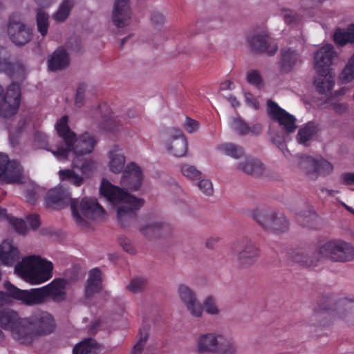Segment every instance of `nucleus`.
Wrapping results in <instances>:
<instances>
[{
  "mask_svg": "<svg viewBox=\"0 0 354 354\" xmlns=\"http://www.w3.org/2000/svg\"><path fill=\"white\" fill-rule=\"evenodd\" d=\"M248 44L252 51L264 53L268 55H274L278 50L274 39L266 33L253 36L248 39Z\"/></svg>",
  "mask_w": 354,
  "mask_h": 354,
  "instance_id": "obj_21",
  "label": "nucleus"
},
{
  "mask_svg": "<svg viewBox=\"0 0 354 354\" xmlns=\"http://www.w3.org/2000/svg\"><path fill=\"white\" fill-rule=\"evenodd\" d=\"M204 308L209 314H218V309L215 304L214 299L212 297H208L204 301Z\"/></svg>",
  "mask_w": 354,
  "mask_h": 354,
  "instance_id": "obj_52",
  "label": "nucleus"
},
{
  "mask_svg": "<svg viewBox=\"0 0 354 354\" xmlns=\"http://www.w3.org/2000/svg\"><path fill=\"white\" fill-rule=\"evenodd\" d=\"M53 264L39 256H29L17 263L15 272L31 284H40L53 277Z\"/></svg>",
  "mask_w": 354,
  "mask_h": 354,
  "instance_id": "obj_6",
  "label": "nucleus"
},
{
  "mask_svg": "<svg viewBox=\"0 0 354 354\" xmlns=\"http://www.w3.org/2000/svg\"><path fill=\"white\" fill-rule=\"evenodd\" d=\"M25 196L31 204L35 203L37 200L36 194L33 190H27Z\"/></svg>",
  "mask_w": 354,
  "mask_h": 354,
  "instance_id": "obj_59",
  "label": "nucleus"
},
{
  "mask_svg": "<svg viewBox=\"0 0 354 354\" xmlns=\"http://www.w3.org/2000/svg\"><path fill=\"white\" fill-rule=\"evenodd\" d=\"M232 88H233V83L231 81L227 80V81L223 82L221 84V89H222V90H225V89L231 90Z\"/></svg>",
  "mask_w": 354,
  "mask_h": 354,
  "instance_id": "obj_63",
  "label": "nucleus"
},
{
  "mask_svg": "<svg viewBox=\"0 0 354 354\" xmlns=\"http://www.w3.org/2000/svg\"><path fill=\"white\" fill-rule=\"evenodd\" d=\"M267 106L268 114L272 120L277 121L287 133H292L295 131L296 119L292 115L281 108L272 100L267 101Z\"/></svg>",
  "mask_w": 354,
  "mask_h": 354,
  "instance_id": "obj_18",
  "label": "nucleus"
},
{
  "mask_svg": "<svg viewBox=\"0 0 354 354\" xmlns=\"http://www.w3.org/2000/svg\"><path fill=\"white\" fill-rule=\"evenodd\" d=\"M252 218L265 231L274 234L286 232L289 229V221L283 213L265 209H254Z\"/></svg>",
  "mask_w": 354,
  "mask_h": 354,
  "instance_id": "obj_10",
  "label": "nucleus"
},
{
  "mask_svg": "<svg viewBox=\"0 0 354 354\" xmlns=\"http://www.w3.org/2000/svg\"><path fill=\"white\" fill-rule=\"evenodd\" d=\"M6 218L10 224H11L15 230L21 234H25L27 232V226L26 222L22 219L17 218L11 215L7 214Z\"/></svg>",
  "mask_w": 354,
  "mask_h": 354,
  "instance_id": "obj_46",
  "label": "nucleus"
},
{
  "mask_svg": "<svg viewBox=\"0 0 354 354\" xmlns=\"http://www.w3.org/2000/svg\"><path fill=\"white\" fill-rule=\"evenodd\" d=\"M354 79V54L349 59L347 64L339 75V80L342 83H347Z\"/></svg>",
  "mask_w": 354,
  "mask_h": 354,
  "instance_id": "obj_41",
  "label": "nucleus"
},
{
  "mask_svg": "<svg viewBox=\"0 0 354 354\" xmlns=\"http://www.w3.org/2000/svg\"><path fill=\"white\" fill-rule=\"evenodd\" d=\"M5 289L6 290V292L0 291V307L2 306L3 305H4L7 302L8 297H12L9 295L7 289L6 288H5Z\"/></svg>",
  "mask_w": 354,
  "mask_h": 354,
  "instance_id": "obj_60",
  "label": "nucleus"
},
{
  "mask_svg": "<svg viewBox=\"0 0 354 354\" xmlns=\"http://www.w3.org/2000/svg\"><path fill=\"white\" fill-rule=\"evenodd\" d=\"M84 95L83 93H79L76 92L75 96V105L78 107H81L83 105Z\"/></svg>",
  "mask_w": 354,
  "mask_h": 354,
  "instance_id": "obj_61",
  "label": "nucleus"
},
{
  "mask_svg": "<svg viewBox=\"0 0 354 354\" xmlns=\"http://www.w3.org/2000/svg\"><path fill=\"white\" fill-rule=\"evenodd\" d=\"M331 302L330 297H323L318 304V308L315 310L313 316L318 317L322 315L328 314L354 325V299L347 298L340 299L333 304V307L329 306Z\"/></svg>",
  "mask_w": 354,
  "mask_h": 354,
  "instance_id": "obj_8",
  "label": "nucleus"
},
{
  "mask_svg": "<svg viewBox=\"0 0 354 354\" xmlns=\"http://www.w3.org/2000/svg\"><path fill=\"white\" fill-rule=\"evenodd\" d=\"M37 25L39 32L43 36H46L48 27V15L45 12L39 10L37 15Z\"/></svg>",
  "mask_w": 354,
  "mask_h": 354,
  "instance_id": "obj_44",
  "label": "nucleus"
},
{
  "mask_svg": "<svg viewBox=\"0 0 354 354\" xmlns=\"http://www.w3.org/2000/svg\"><path fill=\"white\" fill-rule=\"evenodd\" d=\"M55 129L62 141L55 144L49 150L59 160H67L71 153L80 157L94 150L97 143L95 137L86 132L77 138L68 124L67 115L58 120Z\"/></svg>",
  "mask_w": 354,
  "mask_h": 354,
  "instance_id": "obj_1",
  "label": "nucleus"
},
{
  "mask_svg": "<svg viewBox=\"0 0 354 354\" xmlns=\"http://www.w3.org/2000/svg\"><path fill=\"white\" fill-rule=\"evenodd\" d=\"M102 289V277L99 268H93L88 273L85 286V296L90 298Z\"/></svg>",
  "mask_w": 354,
  "mask_h": 354,
  "instance_id": "obj_27",
  "label": "nucleus"
},
{
  "mask_svg": "<svg viewBox=\"0 0 354 354\" xmlns=\"http://www.w3.org/2000/svg\"><path fill=\"white\" fill-rule=\"evenodd\" d=\"M119 244L122 247V248L128 245V243H130V240L124 236H121L118 239Z\"/></svg>",
  "mask_w": 354,
  "mask_h": 354,
  "instance_id": "obj_64",
  "label": "nucleus"
},
{
  "mask_svg": "<svg viewBox=\"0 0 354 354\" xmlns=\"http://www.w3.org/2000/svg\"><path fill=\"white\" fill-rule=\"evenodd\" d=\"M119 151L120 149H118V146H115V149L109 153L110 169L115 174L120 173L123 170L125 163V157L123 154L119 153Z\"/></svg>",
  "mask_w": 354,
  "mask_h": 354,
  "instance_id": "obj_35",
  "label": "nucleus"
},
{
  "mask_svg": "<svg viewBox=\"0 0 354 354\" xmlns=\"http://www.w3.org/2000/svg\"><path fill=\"white\" fill-rule=\"evenodd\" d=\"M68 280L64 278L54 279L48 284L37 288L21 290L9 281L4 283L12 299L19 301L21 304L28 306H37L52 301L55 303H62L67 297L66 286Z\"/></svg>",
  "mask_w": 354,
  "mask_h": 354,
  "instance_id": "obj_2",
  "label": "nucleus"
},
{
  "mask_svg": "<svg viewBox=\"0 0 354 354\" xmlns=\"http://www.w3.org/2000/svg\"><path fill=\"white\" fill-rule=\"evenodd\" d=\"M146 286V280L143 278L132 279L127 286V289L131 292L136 293L142 291Z\"/></svg>",
  "mask_w": 354,
  "mask_h": 354,
  "instance_id": "obj_48",
  "label": "nucleus"
},
{
  "mask_svg": "<svg viewBox=\"0 0 354 354\" xmlns=\"http://www.w3.org/2000/svg\"><path fill=\"white\" fill-rule=\"evenodd\" d=\"M165 146L167 151L176 157H183L187 152L188 142L186 137L180 129H169Z\"/></svg>",
  "mask_w": 354,
  "mask_h": 354,
  "instance_id": "obj_17",
  "label": "nucleus"
},
{
  "mask_svg": "<svg viewBox=\"0 0 354 354\" xmlns=\"http://www.w3.org/2000/svg\"><path fill=\"white\" fill-rule=\"evenodd\" d=\"M7 50L0 46V72H3L10 77H15V74L23 73L24 68L19 62L12 63L8 60Z\"/></svg>",
  "mask_w": 354,
  "mask_h": 354,
  "instance_id": "obj_26",
  "label": "nucleus"
},
{
  "mask_svg": "<svg viewBox=\"0 0 354 354\" xmlns=\"http://www.w3.org/2000/svg\"><path fill=\"white\" fill-rule=\"evenodd\" d=\"M73 6V0H63L57 11L53 16L56 21L62 22L68 17L71 10Z\"/></svg>",
  "mask_w": 354,
  "mask_h": 354,
  "instance_id": "obj_39",
  "label": "nucleus"
},
{
  "mask_svg": "<svg viewBox=\"0 0 354 354\" xmlns=\"http://www.w3.org/2000/svg\"><path fill=\"white\" fill-rule=\"evenodd\" d=\"M21 103V87L16 82H12L3 93V88L0 85V115L8 118L15 115Z\"/></svg>",
  "mask_w": 354,
  "mask_h": 354,
  "instance_id": "obj_12",
  "label": "nucleus"
},
{
  "mask_svg": "<svg viewBox=\"0 0 354 354\" xmlns=\"http://www.w3.org/2000/svg\"><path fill=\"white\" fill-rule=\"evenodd\" d=\"M23 178V169L20 163L10 160L5 153H0V180L11 184L19 183Z\"/></svg>",
  "mask_w": 354,
  "mask_h": 354,
  "instance_id": "obj_14",
  "label": "nucleus"
},
{
  "mask_svg": "<svg viewBox=\"0 0 354 354\" xmlns=\"http://www.w3.org/2000/svg\"><path fill=\"white\" fill-rule=\"evenodd\" d=\"M262 131V127L260 124H255L250 127L249 133H251L253 136H258Z\"/></svg>",
  "mask_w": 354,
  "mask_h": 354,
  "instance_id": "obj_58",
  "label": "nucleus"
},
{
  "mask_svg": "<svg viewBox=\"0 0 354 354\" xmlns=\"http://www.w3.org/2000/svg\"><path fill=\"white\" fill-rule=\"evenodd\" d=\"M284 20L286 24H291L297 20V17L292 14H286L284 15Z\"/></svg>",
  "mask_w": 354,
  "mask_h": 354,
  "instance_id": "obj_62",
  "label": "nucleus"
},
{
  "mask_svg": "<svg viewBox=\"0 0 354 354\" xmlns=\"http://www.w3.org/2000/svg\"><path fill=\"white\" fill-rule=\"evenodd\" d=\"M292 261L310 268L317 267L323 259L336 262H346L354 259V248L342 240H331L322 245L317 253L310 254L303 250L291 253Z\"/></svg>",
  "mask_w": 354,
  "mask_h": 354,
  "instance_id": "obj_3",
  "label": "nucleus"
},
{
  "mask_svg": "<svg viewBox=\"0 0 354 354\" xmlns=\"http://www.w3.org/2000/svg\"><path fill=\"white\" fill-rule=\"evenodd\" d=\"M71 201L73 198L70 193L61 186L50 189L45 197L46 206L56 209H62L68 204L71 205Z\"/></svg>",
  "mask_w": 354,
  "mask_h": 354,
  "instance_id": "obj_22",
  "label": "nucleus"
},
{
  "mask_svg": "<svg viewBox=\"0 0 354 354\" xmlns=\"http://www.w3.org/2000/svg\"><path fill=\"white\" fill-rule=\"evenodd\" d=\"M197 186L200 191L207 196L212 195L214 192L213 185L210 180L203 178L198 180Z\"/></svg>",
  "mask_w": 354,
  "mask_h": 354,
  "instance_id": "obj_47",
  "label": "nucleus"
},
{
  "mask_svg": "<svg viewBox=\"0 0 354 354\" xmlns=\"http://www.w3.org/2000/svg\"><path fill=\"white\" fill-rule=\"evenodd\" d=\"M169 229V225L165 223H155L142 227L140 231L146 236L156 238L165 235Z\"/></svg>",
  "mask_w": 354,
  "mask_h": 354,
  "instance_id": "obj_34",
  "label": "nucleus"
},
{
  "mask_svg": "<svg viewBox=\"0 0 354 354\" xmlns=\"http://www.w3.org/2000/svg\"><path fill=\"white\" fill-rule=\"evenodd\" d=\"M131 11L129 0H115L113 6L112 20L115 26L122 28L129 24Z\"/></svg>",
  "mask_w": 354,
  "mask_h": 354,
  "instance_id": "obj_23",
  "label": "nucleus"
},
{
  "mask_svg": "<svg viewBox=\"0 0 354 354\" xmlns=\"http://www.w3.org/2000/svg\"><path fill=\"white\" fill-rule=\"evenodd\" d=\"M178 294L193 316L200 317L202 315L203 307L197 301L194 292L189 287L180 285L178 288Z\"/></svg>",
  "mask_w": 354,
  "mask_h": 354,
  "instance_id": "obj_24",
  "label": "nucleus"
},
{
  "mask_svg": "<svg viewBox=\"0 0 354 354\" xmlns=\"http://www.w3.org/2000/svg\"><path fill=\"white\" fill-rule=\"evenodd\" d=\"M8 33L10 40L17 46H24L30 41L32 36V29L26 27L20 21L19 16L13 14L10 17L8 24Z\"/></svg>",
  "mask_w": 354,
  "mask_h": 354,
  "instance_id": "obj_16",
  "label": "nucleus"
},
{
  "mask_svg": "<svg viewBox=\"0 0 354 354\" xmlns=\"http://www.w3.org/2000/svg\"><path fill=\"white\" fill-rule=\"evenodd\" d=\"M333 40L340 46L354 43V24L350 25L346 31L337 28L334 32Z\"/></svg>",
  "mask_w": 354,
  "mask_h": 354,
  "instance_id": "obj_37",
  "label": "nucleus"
},
{
  "mask_svg": "<svg viewBox=\"0 0 354 354\" xmlns=\"http://www.w3.org/2000/svg\"><path fill=\"white\" fill-rule=\"evenodd\" d=\"M59 176L62 181H67L77 187H80L84 183L83 177L77 174L73 169H61L59 171Z\"/></svg>",
  "mask_w": 354,
  "mask_h": 354,
  "instance_id": "obj_38",
  "label": "nucleus"
},
{
  "mask_svg": "<svg viewBox=\"0 0 354 354\" xmlns=\"http://www.w3.org/2000/svg\"><path fill=\"white\" fill-rule=\"evenodd\" d=\"M321 130L318 123L315 122H308L306 125L301 128L297 133V141L299 143L306 145L315 135Z\"/></svg>",
  "mask_w": 354,
  "mask_h": 354,
  "instance_id": "obj_30",
  "label": "nucleus"
},
{
  "mask_svg": "<svg viewBox=\"0 0 354 354\" xmlns=\"http://www.w3.org/2000/svg\"><path fill=\"white\" fill-rule=\"evenodd\" d=\"M232 250L237 254V259L242 266L254 264L260 256V250L248 238L236 242Z\"/></svg>",
  "mask_w": 354,
  "mask_h": 354,
  "instance_id": "obj_13",
  "label": "nucleus"
},
{
  "mask_svg": "<svg viewBox=\"0 0 354 354\" xmlns=\"http://www.w3.org/2000/svg\"><path fill=\"white\" fill-rule=\"evenodd\" d=\"M342 178L344 185H350L354 183V172L344 173L342 174Z\"/></svg>",
  "mask_w": 354,
  "mask_h": 354,
  "instance_id": "obj_56",
  "label": "nucleus"
},
{
  "mask_svg": "<svg viewBox=\"0 0 354 354\" xmlns=\"http://www.w3.org/2000/svg\"><path fill=\"white\" fill-rule=\"evenodd\" d=\"M34 142L37 145L38 147L47 149L48 151L51 148L52 145L50 148H47L48 146L47 136L44 133L40 131H36L34 134ZM50 151H51L50 150Z\"/></svg>",
  "mask_w": 354,
  "mask_h": 354,
  "instance_id": "obj_49",
  "label": "nucleus"
},
{
  "mask_svg": "<svg viewBox=\"0 0 354 354\" xmlns=\"http://www.w3.org/2000/svg\"><path fill=\"white\" fill-rule=\"evenodd\" d=\"M27 222L29 225L33 229L36 230L40 226V220L37 214H30L26 217Z\"/></svg>",
  "mask_w": 354,
  "mask_h": 354,
  "instance_id": "obj_54",
  "label": "nucleus"
},
{
  "mask_svg": "<svg viewBox=\"0 0 354 354\" xmlns=\"http://www.w3.org/2000/svg\"><path fill=\"white\" fill-rule=\"evenodd\" d=\"M0 326L5 330H10L12 337L20 344L19 337L24 332V318H20L15 311L4 309L0 311Z\"/></svg>",
  "mask_w": 354,
  "mask_h": 354,
  "instance_id": "obj_15",
  "label": "nucleus"
},
{
  "mask_svg": "<svg viewBox=\"0 0 354 354\" xmlns=\"http://www.w3.org/2000/svg\"><path fill=\"white\" fill-rule=\"evenodd\" d=\"M143 174L141 168L132 162L125 167L122 178L121 185L131 191H137L142 185Z\"/></svg>",
  "mask_w": 354,
  "mask_h": 354,
  "instance_id": "obj_19",
  "label": "nucleus"
},
{
  "mask_svg": "<svg viewBox=\"0 0 354 354\" xmlns=\"http://www.w3.org/2000/svg\"><path fill=\"white\" fill-rule=\"evenodd\" d=\"M335 52L331 44H326L318 49L314 56V67L317 76L314 84L317 92L325 94L333 90L335 85L330 66L335 56Z\"/></svg>",
  "mask_w": 354,
  "mask_h": 354,
  "instance_id": "obj_5",
  "label": "nucleus"
},
{
  "mask_svg": "<svg viewBox=\"0 0 354 354\" xmlns=\"http://www.w3.org/2000/svg\"><path fill=\"white\" fill-rule=\"evenodd\" d=\"M198 352L216 353L218 354H233L235 352L234 346L230 340L221 335L214 334H205L199 337L198 340Z\"/></svg>",
  "mask_w": 354,
  "mask_h": 354,
  "instance_id": "obj_11",
  "label": "nucleus"
},
{
  "mask_svg": "<svg viewBox=\"0 0 354 354\" xmlns=\"http://www.w3.org/2000/svg\"><path fill=\"white\" fill-rule=\"evenodd\" d=\"M245 99L248 104L251 107L254 108V109H259V102L254 97V96L248 93L245 95Z\"/></svg>",
  "mask_w": 354,
  "mask_h": 354,
  "instance_id": "obj_57",
  "label": "nucleus"
},
{
  "mask_svg": "<svg viewBox=\"0 0 354 354\" xmlns=\"http://www.w3.org/2000/svg\"><path fill=\"white\" fill-rule=\"evenodd\" d=\"M281 67L285 72L290 71L299 59L297 51L290 48L281 50Z\"/></svg>",
  "mask_w": 354,
  "mask_h": 354,
  "instance_id": "obj_31",
  "label": "nucleus"
},
{
  "mask_svg": "<svg viewBox=\"0 0 354 354\" xmlns=\"http://www.w3.org/2000/svg\"><path fill=\"white\" fill-rule=\"evenodd\" d=\"M78 203L77 199H73L71 202L72 215L78 225H85L86 218L97 220L104 218L105 210L98 203L96 198L85 197L82 199L80 205Z\"/></svg>",
  "mask_w": 354,
  "mask_h": 354,
  "instance_id": "obj_9",
  "label": "nucleus"
},
{
  "mask_svg": "<svg viewBox=\"0 0 354 354\" xmlns=\"http://www.w3.org/2000/svg\"><path fill=\"white\" fill-rule=\"evenodd\" d=\"M185 127L189 133H193L198 131L199 122L190 118H187L185 122Z\"/></svg>",
  "mask_w": 354,
  "mask_h": 354,
  "instance_id": "obj_53",
  "label": "nucleus"
},
{
  "mask_svg": "<svg viewBox=\"0 0 354 354\" xmlns=\"http://www.w3.org/2000/svg\"><path fill=\"white\" fill-rule=\"evenodd\" d=\"M73 167L79 169L83 175L89 177L95 169V162L91 159H86L82 156H75L73 159Z\"/></svg>",
  "mask_w": 354,
  "mask_h": 354,
  "instance_id": "obj_36",
  "label": "nucleus"
},
{
  "mask_svg": "<svg viewBox=\"0 0 354 354\" xmlns=\"http://www.w3.org/2000/svg\"><path fill=\"white\" fill-rule=\"evenodd\" d=\"M69 64L68 55L65 50H56L48 60V68L51 71L62 70Z\"/></svg>",
  "mask_w": 354,
  "mask_h": 354,
  "instance_id": "obj_29",
  "label": "nucleus"
},
{
  "mask_svg": "<svg viewBox=\"0 0 354 354\" xmlns=\"http://www.w3.org/2000/svg\"><path fill=\"white\" fill-rule=\"evenodd\" d=\"M19 259V252L11 241L6 240L0 245V261L5 266H12Z\"/></svg>",
  "mask_w": 354,
  "mask_h": 354,
  "instance_id": "obj_25",
  "label": "nucleus"
},
{
  "mask_svg": "<svg viewBox=\"0 0 354 354\" xmlns=\"http://www.w3.org/2000/svg\"><path fill=\"white\" fill-rule=\"evenodd\" d=\"M151 20L153 25H161L165 21V17L160 12L155 11L151 15Z\"/></svg>",
  "mask_w": 354,
  "mask_h": 354,
  "instance_id": "obj_55",
  "label": "nucleus"
},
{
  "mask_svg": "<svg viewBox=\"0 0 354 354\" xmlns=\"http://www.w3.org/2000/svg\"><path fill=\"white\" fill-rule=\"evenodd\" d=\"M181 173L185 177L192 181L201 179L203 176L201 171L197 169L195 166L188 164L181 166Z\"/></svg>",
  "mask_w": 354,
  "mask_h": 354,
  "instance_id": "obj_43",
  "label": "nucleus"
},
{
  "mask_svg": "<svg viewBox=\"0 0 354 354\" xmlns=\"http://www.w3.org/2000/svg\"><path fill=\"white\" fill-rule=\"evenodd\" d=\"M239 168L243 172L255 176H260L264 170L263 165L260 161L250 158H246L243 162H240Z\"/></svg>",
  "mask_w": 354,
  "mask_h": 354,
  "instance_id": "obj_32",
  "label": "nucleus"
},
{
  "mask_svg": "<svg viewBox=\"0 0 354 354\" xmlns=\"http://www.w3.org/2000/svg\"><path fill=\"white\" fill-rule=\"evenodd\" d=\"M25 326L20 344H30L37 337L52 333L56 326L54 317L48 312L37 311L30 317L24 318Z\"/></svg>",
  "mask_w": 354,
  "mask_h": 354,
  "instance_id": "obj_7",
  "label": "nucleus"
},
{
  "mask_svg": "<svg viewBox=\"0 0 354 354\" xmlns=\"http://www.w3.org/2000/svg\"><path fill=\"white\" fill-rule=\"evenodd\" d=\"M301 164L306 174L315 178L318 176L328 175L333 169L332 164L324 158L315 159L308 156L301 160Z\"/></svg>",
  "mask_w": 354,
  "mask_h": 354,
  "instance_id": "obj_20",
  "label": "nucleus"
},
{
  "mask_svg": "<svg viewBox=\"0 0 354 354\" xmlns=\"http://www.w3.org/2000/svg\"><path fill=\"white\" fill-rule=\"evenodd\" d=\"M247 82L259 87L262 84V77L257 70H252L247 73Z\"/></svg>",
  "mask_w": 354,
  "mask_h": 354,
  "instance_id": "obj_50",
  "label": "nucleus"
},
{
  "mask_svg": "<svg viewBox=\"0 0 354 354\" xmlns=\"http://www.w3.org/2000/svg\"><path fill=\"white\" fill-rule=\"evenodd\" d=\"M100 192L111 203H121L118 207L117 219L122 227L129 226L135 221L136 211L144 204L143 200L129 194L104 178L102 180Z\"/></svg>",
  "mask_w": 354,
  "mask_h": 354,
  "instance_id": "obj_4",
  "label": "nucleus"
},
{
  "mask_svg": "<svg viewBox=\"0 0 354 354\" xmlns=\"http://www.w3.org/2000/svg\"><path fill=\"white\" fill-rule=\"evenodd\" d=\"M295 219L299 225L315 229L317 227L318 216L311 206H307L306 210L297 213Z\"/></svg>",
  "mask_w": 354,
  "mask_h": 354,
  "instance_id": "obj_28",
  "label": "nucleus"
},
{
  "mask_svg": "<svg viewBox=\"0 0 354 354\" xmlns=\"http://www.w3.org/2000/svg\"><path fill=\"white\" fill-rule=\"evenodd\" d=\"M226 155L234 158H239L244 154L243 148L232 143H225L219 147Z\"/></svg>",
  "mask_w": 354,
  "mask_h": 354,
  "instance_id": "obj_40",
  "label": "nucleus"
},
{
  "mask_svg": "<svg viewBox=\"0 0 354 354\" xmlns=\"http://www.w3.org/2000/svg\"><path fill=\"white\" fill-rule=\"evenodd\" d=\"M233 125L236 131L241 135H247L250 131V127L241 119H234Z\"/></svg>",
  "mask_w": 354,
  "mask_h": 354,
  "instance_id": "obj_51",
  "label": "nucleus"
},
{
  "mask_svg": "<svg viewBox=\"0 0 354 354\" xmlns=\"http://www.w3.org/2000/svg\"><path fill=\"white\" fill-rule=\"evenodd\" d=\"M97 343L92 338H88L76 344L73 349V354H97Z\"/></svg>",
  "mask_w": 354,
  "mask_h": 354,
  "instance_id": "obj_33",
  "label": "nucleus"
},
{
  "mask_svg": "<svg viewBox=\"0 0 354 354\" xmlns=\"http://www.w3.org/2000/svg\"><path fill=\"white\" fill-rule=\"evenodd\" d=\"M149 328L143 326L140 329V338L137 343L134 345L131 354H142L146 342L149 336Z\"/></svg>",
  "mask_w": 354,
  "mask_h": 354,
  "instance_id": "obj_45",
  "label": "nucleus"
},
{
  "mask_svg": "<svg viewBox=\"0 0 354 354\" xmlns=\"http://www.w3.org/2000/svg\"><path fill=\"white\" fill-rule=\"evenodd\" d=\"M122 126L120 119L115 118L112 115H109L107 118H105L101 124L102 129L111 132L120 131Z\"/></svg>",
  "mask_w": 354,
  "mask_h": 354,
  "instance_id": "obj_42",
  "label": "nucleus"
}]
</instances>
